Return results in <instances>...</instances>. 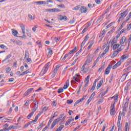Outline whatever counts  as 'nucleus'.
Here are the masks:
<instances>
[{
  "label": "nucleus",
  "instance_id": "24",
  "mask_svg": "<svg viewBox=\"0 0 131 131\" xmlns=\"http://www.w3.org/2000/svg\"><path fill=\"white\" fill-rule=\"evenodd\" d=\"M8 128H9V124L6 123L3 125V129H4L5 131L9 130Z\"/></svg>",
  "mask_w": 131,
  "mask_h": 131
},
{
  "label": "nucleus",
  "instance_id": "45",
  "mask_svg": "<svg viewBox=\"0 0 131 131\" xmlns=\"http://www.w3.org/2000/svg\"><path fill=\"white\" fill-rule=\"evenodd\" d=\"M126 30V29L124 28L119 33H120V34H122V33H125Z\"/></svg>",
  "mask_w": 131,
  "mask_h": 131
},
{
  "label": "nucleus",
  "instance_id": "37",
  "mask_svg": "<svg viewBox=\"0 0 131 131\" xmlns=\"http://www.w3.org/2000/svg\"><path fill=\"white\" fill-rule=\"evenodd\" d=\"M63 128H64V125H61L59 126L58 128H57V129L56 131H61L62 130V129H63Z\"/></svg>",
  "mask_w": 131,
  "mask_h": 131
},
{
  "label": "nucleus",
  "instance_id": "40",
  "mask_svg": "<svg viewBox=\"0 0 131 131\" xmlns=\"http://www.w3.org/2000/svg\"><path fill=\"white\" fill-rule=\"evenodd\" d=\"M91 76L90 75H88L87 76L86 78H85V82H88L89 83V82H90V77Z\"/></svg>",
  "mask_w": 131,
  "mask_h": 131
},
{
  "label": "nucleus",
  "instance_id": "17",
  "mask_svg": "<svg viewBox=\"0 0 131 131\" xmlns=\"http://www.w3.org/2000/svg\"><path fill=\"white\" fill-rule=\"evenodd\" d=\"M110 70H111V67L110 66V65H108V67L105 69V74H106V75H108V74L110 73Z\"/></svg>",
  "mask_w": 131,
  "mask_h": 131
},
{
  "label": "nucleus",
  "instance_id": "36",
  "mask_svg": "<svg viewBox=\"0 0 131 131\" xmlns=\"http://www.w3.org/2000/svg\"><path fill=\"white\" fill-rule=\"evenodd\" d=\"M80 8V5H78L75 7L74 8H73V10H74V11H78V10H79Z\"/></svg>",
  "mask_w": 131,
  "mask_h": 131
},
{
  "label": "nucleus",
  "instance_id": "62",
  "mask_svg": "<svg viewBox=\"0 0 131 131\" xmlns=\"http://www.w3.org/2000/svg\"><path fill=\"white\" fill-rule=\"evenodd\" d=\"M88 31V28H85L82 31V34H83L84 32H86Z\"/></svg>",
  "mask_w": 131,
  "mask_h": 131
},
{
  "label": "nucleus",
  "instance_id": "16",
  "mask_svg": "<svg viewBox=\"0 0 131 131\" xmlns=\"http://www.w3.org/2000/svg\"><path fill=\"white\" fill-rule=\"evenodd\" d=\"M32 91H33V88H31V89H29V90H28L24 94L25 97H26V96H28V95H29V94H31V92H32Z\"/></svg>",
  "mask_w": 131,
  "mask_h": 131
},
{
  "label": "nucleus",
  "instance_id": "6",
  "mask_svg": "<svg viewBox=\"0 0 131 131\" xmlns=\"http://www.w3.org/2000/svg\"><path fill=\"white\" fill-rule=\"evenodd\" d=\"M62 119V117H59L58 119H55L52 123L51 126L50 127L51 129H53L54 128V126L57 124V123H59V121Z\"/></svg>",
  "mask_w": 131,
  "mask_h": 131
},
{
  "label": "nucleus",
  "instance_id": "55",
  "mask_svg": "<svg viewBox=\"0 0 131 131\" xmlns=\"http://www.w3.org/2000/svg\"><path fill=\"white\" fill-rule=\"evenodd\" d=\"M7 121H10V119L7 118L2 119V122H7Z\"/></svg>",
  "mask_w": 131,
  "mask_h": 131
},
{
  "label": "nucleus",
  "instance_id": "18",
  "mask_svg": "<svg viewBox=\"0 0 131 131\" xmlns=\"http://www.w3.org/2000/svg\"><path fill=\"white\" fill-rule=\"evenodd\" d=\"M77 47H75L74 49L72 50L71 51L69 52V55H71V54H74L75 53H76L77 52Z\"/></svg>",
  "mask_w": 131,
  "mask_h": 131
},
{
  "label": "nucleus",
  "instance_id": "19",
  "mask_svg": "<svg viewBox=\"0 0 131 131\" xmlns=\"http://www.w3.org/2000/svg\"><path fill=\"white\" fill-rule=\"evenodd\" d=\"M130 126V123L126 122L125 125V130L127 131L129 130V126Z\"/></svg>",
  "mask_w": 131,
  "mask_h": 131
},
{
  "label": "nucleus",
  "instance_id": "14",
  "mask_svg": "<svg viewBox=\"0 0 131 131\" xmlns=\"http://www.w3.org/2000/svg\"><path fill=\"white\" fill-rule=\"evenodd\" d=\"M80 12H81V13H85L88 12V9H86V7L81 6L80 9Z\"/></svg>",
  "mask_w": 131,
  "mask_h": 131
},
{
  "label": "nucleus",
  "instance_id": "53",
  "mask_svg": "<svg viewBox=\"0 0 131 131\" xmlns=\"http://www.w3.org/2000/svg\"><path fill=\"white\" fill-rule=\"evenodd\" d=\"M5 70H6L7 73H9V72H10V71H11V68L10 67H8V68H6Z\"/></svg>",
  "mask_w": 131,
  "mask_h": 131
},
{
  "label": "nucleus",
  "instance_id": "38",
  "mask_svg": "<svg viewBox=\"0 0 131 131\" xmlns=\"http://www.w3.org/2000/svg\"><path fill=\"white\" fill-rule=\"evenodd\" d=\"M118 39H117V38L115 37L113 39L112 43H116V42H117V40Z\"/></svg>",
  "mask_w": 131,
  "mask_h": 131
},
{
  "label": "nucleus",
  "instance_id": "57",
  "mask_svg": "<svg viewBox=\"0 0 131 131\" xmlns=\"http://www.w3.org/2000/svg\"><path fill=\"white\" fill-rule=\"evenodd\" d=\"M13 111V108L10 107L9 108V112H7V114H10L11 113H12V111Z\"/></svg>",
  "mask_w": 131,
  "mask_h": 131
},
{
  "label": "nucleus",
  "instance_id": "42",
  "mask_svg": "<svg viewBox=\"0 0 131 131\" xmlns=\"http://www.w3.org/2000/svg\"><path fill=\"white\" fill-rule=\"evenodd\" d=\"M121 116H122V114L120 113L118 118V121H120L121 120Z\"/></svg>",
  "mask_w": 131,
  "mask_h": 131
},
{
  "label": "nucleus",
  "instance_id": "9",
  "mask_svg": "<svg viewBox=\"0 0 131 131\" xmlns=\"http://www.w3.org/2000/svg\"><path fill=\"white\" fill-rule=\"evenodd\" d=\"M93 61V57L91 56V55H89L88 56V58L86 61L85 62L84 64H86V65H89L91 62Z\"/></svg>",
  "mask_w": 131,
  "mask_h": 131
},
{
  "label": "nucleus",
  "instance_id": "64",
  "mask_svg": "<svg viewBox=\"0 0 131 131\" xmlns=\"http://www.w3.org/2000/svg\"><path fill=\"white\" fill-rule=\"evenodd\" d=\"M130 41H131V34H130L129 38L128 39V46H129V44L130 43Z\"/></svg>",
  "mask_w": 131,
  "mask_h": 131
},
{
  "label": "nucleus",
  "instance_id": "39",
  "mask_svg": "<svg viewBox=\"0 0 131 131\" xmlns=\"http://www.w3.org/2000/svg\"><path fill=\"white\" fill-rule=\"evenodd\" d=\"M104 68H105V63H104L103 65L102 66L101 68L98 69V71H99V72H101V71H102V70H103Z\"/></svg>",
  "mask_w": 131,
  "mask_h": 131
},
{
  "label": "nucleus",
  "instance_id": "20",
  "mask_svg": "<svg viewBox=\"0 0 131 131\" xmlns=\"http://www.w3.org/2000/svg\"><path fill=\"white\" fill-rule=\"evenodd\" d=\"M74 118H71V119H69L68 120V121L66 122L65 125L66 126H67L68 125H69V124H70V123H71V122H72V121H74Z\"/></svg>",
  "mask_w": 131,
  "mask_h": 131
},
{
  "label": "nucleus",
  "instance_id": "33",
  "mask_svg": "<svg viewBox=\"0 0 131 131\" xmlns=\"http://www.w3.org/2000/svg\"><path fill=\"white\" fill-rule=\"evenodd\" d=\"M27 58H29V53H28V51H25V59H27Z\"/></svg>",
  "mask_w": 131,
  "mask_h": 131
},
{
  "label": "nucleus",
  "instance_id": "5",
  "mask_svg": "<svg viewBox=\"0 0 131 131\" xmlns=\"http://www.w3.org/2000/svg\"><path fill=\"white\" fill-rule=\"evenodd\" d=\"M110 114L111 115H114L115 114V101L111 104Z\"/></svg>",
  "mask_w": 131,
  "mask_h": 131
},
{
  "label": "nucleus",
  "instance_id": "21",
  "mask_svg": "<svg viewBox=\"0 0 131 131\" xmlns=\"http://www.w3.org/2000/svg\"><path fill=\"white\" fill-rule=\"evenodd\" d=\"M20 28H21V30H22L23 34H24V36H25L24 35L25 34V25L22 24L20 25Z\"/></svg>",
  "mask_w": 131,
  "mask_h": 131
},
{
  "label": "nucleus",
  "instance_id": "12",
  "mask_svg": "<svg viewBox=\"0 0 131 131\" xmlns=\"http://www.w3.org/2000/svg\"><path fill=\"white\" fill-rule=\"evenodd\" d=\"M121 51H122V50L121 49V47H120L117 51H115L113 54V58L116 57V56L118 55V53H119V52H121Z\"/></svg>",
  "mask_w": 131,
  "mask_h": 131
},
{
  "label": "nucleus",
  "instance_id": "56",
  "mask_svg": "<svg viewBox=\"0 0 131 131\" xmlns=\"http://www.w3.org/2000/svg\"><path fill=\"white\" fill-rule=\"evenodd\" d=\"M72 103H73V100H72L71 99L67 100L68 104H72Z\"/></svg>",
  "mask_w": 131,
  "mask_h": 131
},
{
  "label": "nucleus",
  "instance_id": "44",
  "mask_svg": "<svg viewBox=\"0 0 131 131\" xmlns=\"http://www.w3.org/2000/svg\"><path fill=\"white\" fill-rule=\"evenodd\" d=\"M99 58H97L96 59V60L95 61V62L94 63V66L92 67V68H93V67L96 66V64L98 63V62H99Z\"/></svg>",
  "mask_w": 131,
  "mask_h": 131
},
{
  "label": "nucleus",
  "instance_id": "31",
  "mask_svg": "<svg viewBox=\"0 0 131 131\" xmlns=\"http://www.w3.org/2000/svg\"><path fill=\"white\" fill-rule=\"evenodd\" d=\"M51 11H52V13H57L58 12H60V10L58 8L52 9Z\"/></svg>",
  "mask_w": 131,
  "mask_h": 131
},
{
  "label": "nucleus",
  "instance_id": "41",
  "mask_svg": "<svg viewBox=\"0 0 131 131\" xmlns=\"http://www.w3.org/2000/svg\"><path fill=\"white\" fill-rule=\"evenodd\" d=\"M15 43H16V45H18V46H21L22 45V41H21L19 40L16 41Z\"/></svg>",
  "mask_w": 131,
  "mask_h": 131
},
{
  "label": "nucleus",
  "instance_id": "50",
  "mask_svg": "<svg viewBox=\"0 0 131 131\" xmlns=\"http://www.w3.org/2000/svg\"><path fill=\"white\" fill-rule=\"evenodd\" d=\"M95 92H93L91 95L90 96V97H89L90 99H92L93 100V99L94 98V97H95Z\"/></svg>",
  "mask_w": 131,
  "mask_h": 131
},
{
  "label": "nucleus",
  "instance_id": "2",
  "mask_svg": "<svg viewBox=\"0 0 131 131\" xmlns=\"http://www.w3.org/2000/svg\"><path fill=\"white\" fill-rule=\"evenodd\" d=\"M80 81V75L76 74L73 78L72 80L71 81V84H75L76 82H79Z\"/></svg>",
  "mask_w": 131,
  "mask_h": 131
},
{
  "label": "nucleus",
  "instance_id": "63",
  "mask_svg": "<svg viewBox=\"0 0 131 131\" xmlns=\"http://www.w3.org/2000/svg\"><path fill=\"white\" fill-rule=\"evenodd\" d=\"M0 48H1V49H6V48H7V46H5V45H1L0 46Z\"/></svg>",
  "mask_w": 131,
  "mask_h": 131
},
{
  "label": "nucleus",
  "instance_id": "1",
  "mask_svg": "<svg viewBox=\"0 0 131 131\" xmlns=\"http://www.w3.org/2000/svg\"><path fill=\"white\" fill-rule=\"evenodd\" d=\"M50 66H51V62H49L47 63L42 68L41 72L40 73V75L41 76H43V75H45L46 73H47V72L49 70V68H50Z\"/></svg>",
  "mask_w": 131,
  "mask_h": 131
},
{
  "label": "nucleus",
  "instance_id": "61",
  "mask_svg": "<svg viewBox=\"0 0 131 131\" xmlns=\"http://www.w3.org/2000/svg\"><path fill=\"white\" fill-rule=\"evenodd\" d=\"M92 98H89L88 101L86 103V105H89V104H90V102H91V101H92Z\"/></svg>",
  "mask_w": 131,
  "mask_h": 131
},
{
  "label": "nucleus",
  "instance_id": "32",
  "mask_svg": "<svg viewBox=\"0 0 131 131\" xmlns=\"http://www.w3.org/2000/svg\"><path fill=\"white\" fill-rule=\"evenodd\" d=\"M28 17L29 19H30L31 20H34V19H35V16L34 15L32 16L30 14H28Z\"/></svg>",
  "mask_w": 131,
  "mask_h": 131
},
{
  "label": "nucleus",
  "instance_id": "54",
  "mask_svg": "<svg viewBox=\"0 0 131 131\" xmlns=\"http://www.w3.org/2000/svg\"><path fill=\"white\" fill-rule=\"evenodd\" d=\"M128 106V101H127L124 104L125 109H126V108H127Z\"/></svg>",
  "mask_w": 131,
  "mask_h": 131
},
{
  "label": "nucleus",
  "instance_id": "26",
  "mask_svg": "<svg viewBox=\"0 0 131 131\" xmlns=\"http://www.w3.org/2000/svg\"><path fill=\"white\" fill-rule=\"evenodd\" d=\"M12 33L14 36H17V35L18 34V31L16 30L12 29Z\"/></svg>",
  "mask_w": 131,
  "mask_h": 131
},
{
  "label": "nucleus",
  "instance_id": "8",
  "mask_svg": "<svg viewBox=\"0 0 131 131\" xmlns=\"http://www.w3.org/2000/svg\"><path fill=\"white\" fill-rule=\"evenodd\" d=\"M124 43H127V38L123 36L120 40V45H124Z\"/></svg>",
  "mask_w": 131,
  "mask_h": 131
},
{
  "label": "nucleus",
  "instance_id": "49",
  "mask_svg": "<svg viewBox=\"0 0 131 131\" xmlns=\"http://www.w3.org/2000/svg\"><path fill=\"white\" fill-rule=\"evenodd\" d=\"M94 42H95L94 41V40H91L89 42L88 45H89L90 46H93V45H94Z\"/></svg>",
  "mask_w": 131,
  "mask_h": 131
},
{
  "label": "nucleus",
  "instance_id": "58",
  "mask_svg": "<svg viewBox=\"0 0 131 131\" xmlns=\"http://www.w3.org/2000/svg\"><path fill=\"white\" fill-rule=\"evenodd\" d=\"M56 73H56V72H53L52 75L51 76V78H54V77L55 76H56Z\"/></svg>",
  "mask_w": 131,
  "mask_h": 131
},
{
  "label": "nucleus",
  "instance_id": "7",
  "mask_svg": "<svg viewBox=\"0 0 131 131\" xmlns=\"http://www.w3.org/2000/svg\"><path fill=\"white\" fill-rule=\"evenodd\" d=\"M81 70L83 71V73H86V72H89V64L84 63L81 68Z\"/></svg>",
  "mask_w": 131,
  "mask_h": 131
},
{
  "label": "nucleus",
  "instance_id": "4",
  "mask_svg": "<svg viewBox=\"0 0 131 131\" xmlns=\"http://www.w3.org/2000/svg\"><path fill=\"white\" fill-rule=\"evenodd\" d=\"M32 105L33 108V109L32 110V111L35 112L36 110H37V108H38V102H37V101L36 100H34L33 102L32 103Z\"/></svg>",
  "mask_w": 131,
  "mask_h": 131
},
{
  "label": "nucleus",
  "instance_id": "10",
  "mask_svg": "<svg viewBox=\"0 0 131 131\" xmlns=\"http://www.w3.org/2000/svg\"><path fill=\"white\" fill-rule=\"evenodd\" d=\"M109 45H108V44H104L102 47V50H104V49L105 48L104 52L106 54H107V53H108V52H109Z\"/></svg>",
  "mask_w": 131,
  "mask_h": 131
},
{
  "label": "nucleus",
  "instance_id": "27",
  "mask_svg": "<svg viewBox=\"0 0 131 131\" xmlns=\"http://www.w3.org/2000/svg\"><path fill=\"white\" fill-rule=\"evenodd\" d=\"M28 73H29V70H27L26 71L23 72L19 75V76H23L24 75H26V74H28Z\"/></svg>",
  "mask_w": 131,
  "mask_h": 131
},
{
  "label": "nucleus",
  "instance_id": "34",
  "mask_svg": "<svg viewBox=\"0 0 131 131\" xmlns=\"http://www.w3.org/2000/svg\"><path fill=\"white\" fill-rule=\"evenodd\" d=\"M61 18H60V21H62V20H64V21H67V19H68L67 18V16H60Z\"/></svg>",
  "mask_w": 131,
  "mask_h": 131
},
{
  "label": "nucleus",
  "instance_id": "25",
  "mask_svg": "<svg viewBox=\"0 0 131 131\" xmlns=\"http://www.w3.org/2000/svg\"><path fill=\"white\" fill-rule=\"evenodd\" d=\"M105 34H106V32L105 31V30H103L102 31V32H101V33H100L99 34V37H101L102 38H103V37H104V35H105Z\"/></svg>",
  "mask_w": 131,
  "mask_h": 131
},
{
  "label": "nucleus",
  "instance_id": "51",
  "mask_svg": "<svg viewBox=\"0 0 131 131\" xmlns=\"http://www.w3.org/2000/svg\"><path fill=\"white\" fill-rule=\"evenodd\" d=\"M57 116H58V112H56L55 113H54L53 116H52V117H54V118H55V117H57Z\"/></svg>",
  "mask_w": 131,
  "mask_h": 131
},
{
  "label": "nucleus",
  "instance_id": "60",
  "mask_svg": "<svg viewBox=\"0 0 131 131\" xmlns=\"http://www.w3.org/2000/svg\"><path fill=\"white\" fill-rule=\"evenodd\" d=\"M101 103H103V98H101L99 101L97 102V104H101Z\"/></svg>",
  "mask_w": 131,
  "mask_h": 131
},
{
  "label": "nucleus",
  "instance_id": "3",
  "mask_svg": "<svg viewBox=\"0 0 131 131\" xmlns=\"http://www.w3.org/2000/svg\"><path fill=\"white\" fill-rule=\"evenodd\" d=\"M127 15V10H125L119 15V18L118 22H119L121 20H123V18L126 16Z\"/></svg>",
  "mask_w": 131,
  "mask_h": 131
},
{
  "label": "nucleus",
  "instance_id": "48",
  "mask_svg": "<svg viewBox=\"0 0 131 131\" xmlns=\"http://www.w3.org/2000/svg\"><path fill=\"white\" fill-rule=\"evenodd\" d=\"M113 24H114V22H112L111 24H110L109 25H108L106 26V29L109 28V27H111V26H112V25H113Z\"/></svg>",
  "mask_w": 131,
  "mask_h": 131
},
{
  "label": "nucleus",
  "instance_id": "46",
  "mask_svg": "<svg viewBox=\"0 0 131 131\" xmlns=\"http://www.w3.org/2000/svg\"><path fill=\"white\" fill-rule=\"evenodd\" d=\"M63 91L64 90H63L62 88H60L58 90V94H61V93H63Z\"/></svg>",
  "mask_w": 131,
  "mask_h": 131
},
{
  "label": "nucleus",
  "instance_id": "43",
  "mask_svg": "<svg viewBox=\"0 0 131 131\" xmlns=\"http://www.w3.org/2000/svg\"><path fill=\"white\" fill-rule=\"evenodd\" d=\"M11 57H12L11 54H9L8 55H7L6 56V58L5 59L4 61H6V60H9V59H10Z\"/></svg>",
  "mask_w": 131,
  "mask_h": 131
},
{
  "label": "nucleus",
  "instance_id": "13",
  "mask_svg": "<svg viewBox=\"0 0 131 131\" xmlns=\"http://www.w3.org/2000/svg\"><path fill=\"white\" fill-rule=\"evenodd\" d=\"M103 81H104V78H102L97 85V90H99V89L101 88L102 84H103Z\"/></svg>",
  "mask_w": 131,
  "mask_h": 131
},
{
  "label": "nucleus",
  "instance_id": "11",
  "mask_svg": "<svg viewBox=\"0 0 131 131\" xmlns=\"http://www.w3.org/2000/svg\"><path fill=\"white\" fill-rule=\"evenodd\" d=\"M87 96H88L87 95H84L82 98L77 100L74 104V106H76V105H77V104H79V103L82 102V101H83L84 99H85V98H86Z\"/></svg>",
  "mask_w": 131,
  "mask_h": 131
},
{
  "label": "nucleus",
  "instance_id": "59",
  "mask_svg": "<svg viewBox=\"0 0 131 131\" xmlns=\"http://www.w3.org/2000/svg\"><path fill=\"white\" fill-rule=\"evenodd\" d=\"M37 119H38V118H37V117H35V120L31 121V123H33L34 122H36L37 121Z\"/></svg>",
  "mask_w": 131,
  "mask_h": 131
},
{
  "label": "nucleus",
  "instance_id": "35",
  "mask_svg": "<svg viewBox=\"0 0 131 131\" xmlns=\"http://www.w3.org/2000/svg\"><path fill=\"white\" fill-rule=\"evenodd\" d=\"M53 119H54V117H51L49 121L48 122V126H50V125L53 122Z\"/></svg>",
  "mask_w": 131,
  "mask_h": 131
},
{
  "label": "nucleus",
  "instance_id": "23",
  "mask_svg": "<svg viewBox=\"0 0 131 131\" xmlns=\"http://www.w3.org/2000/svg\"><path fill=\"white\" fill-rule=\"evenodd\" d=\"M119 47H120V44H115L113 46V50L114 51H115V50L117 49V48H119Z\"/></svg>",
  "mask_w": 131,
  "mask_h": 131
},
{
  "label": "nucleus",
  "instance_id": "47",
  "mask_svg": "<svg viewBox=\"0 0 131 131\" xmlns=\"http://www.w3.org/2000/svg\"><path fill=\"white\" fill-rule=\"evenodd\" d=\"M34 112H33V111H32V112L30 113L29 114V115L28 116V117L30 118V117H31V116H32V115H33V114H34Z\"/></svg>",
  "mask_w": 131,
  "mask_h": 131
},
{
  "label": "nucleus",
  "instance_id": "29",
  "mask_svg": "<svg viewBox=\"0 0 131 131\" xmlns=\"http://www.w3.org/2000/svg\"><path fill=\"white\" fill-rule=\"evenodd\" d=\"M60 67V65L56 66L55 67V68H54V72H55L56 73H57V72H58V70H59Z\"/></svg>",
  "mask_w": 131,
  "mask_h": 131
},
{
  "label": "nucleus",
  "instance_id": "30",
  "mask_svg": "<svg viewBox=\"0 0 131 131\" xmlns=\"http://www.w3.org/2000/svg\"><path fill=\"white\" fill-rule=\"evenodd\" d=\"M127 58H128V55L127 54H124L121 57V59L124 60L125 59H127Z\"/></svg>",
  "mask_w": 131,
  "mask_h": 131
},
{
  "label": "nucleus",
  "instance_id": "15",
  "mask_svg": "<svg viewBox=\"0 0 131 131\" xmlns=\"http://www.w3.org/2000/svg\"><path fill=\"white\" fill-rule=\"evenodd\" d=\"M121 65V60L119 61L116 64L114 65L112 67L113 69H115V68H117V67L120 66Z\"/></svg>",
  "mask_w": 131,
  "mask_h": 131
},
{
  "label": "nucleus",
  "instance_id": "52",
  "mask_svg": "<svg viewBox=\"0 0 131 131\" xmlns=\"http://www.w3.org/2000/svg\"><path fill=\"white\" fill-rule=\"evenodd\" d=\"M85 42H86L85 41V40H83V41H82V42L81 44V48H83V46H84V45H85Z\"/></svg>",
  "mask_w": 131,
  "mask_h": 131
},
{
  "label": "nucleus",
  "instance_id": "28",
  "mask_svg": "<svg viewBox=\"0 0 131 131\" xmlns=\"http://www.w3.org/2000/svg\"><path fill=\"white\" fill-rule=\"evenodd\" d=\"M117 126H118V129H121V127H122V124L120 122V121H118L117 122Z\"/></svg>",
  "mask_w": 131,
  "mask_h": 131
},
{
  "label": "nucleus",
  "instance_id": "22",
  "mask_svg": "<svg viewBox=\"0 0 131 131\" xmlns=\"http://www.w3.org/2000/svg\"><path fill=\"white\" fill-rule=\"evenodd\" d=\"M111 99H114L115 102H117V101H118V95L116 94L115 96L111 97Z\"/></svg>",
  "mask_w": 131,
  "mask_h": 131
}]
</instances>
